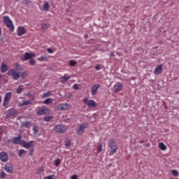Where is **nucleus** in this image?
<instances>
[{
  "mask_svg": "<svg viewBox=\"0 0 179 179\" xmlns=\"http://www.w3.org/2000/svg\"><path fill=\"white\" fill-rule=\"evenodd\" d=\"M8 159H9V157H8V153H6V152H0L1 162H3V163H6V162H8Z\"/></svg>",
  "mask_w": 179,
  "mask_h": 179,
  "instance_id": "obj_14",
  "label": "nucleus"
},
{
  "mask_svg": "<svg viewBox=\"0 0 179 179\" xmlns=\"http://www.w3.org/2000/svg\"><path fill=\"white\" fill-rule=\"evenodd\" d=\"M66 129V126L64 124H57L54 128V131L57 134H65Z\"/></svg>",
  "mask_w": 179,
  "mask_h": 179,
  "instance_id": "obj_5",
  "label": "nucleus"
},
{
  "mask_svg": "<svg viewBox=\"0 0 179 179\" xmlns=\"http://www.w3.org/2000/svg\"><path fill=\"white\" fill-rule=\"evenodd\" d=\"M60 79H61L62 82H63V83L68 82V80H69V79H71V76H68V74H65L64 76L61 77Z\"/></svg>",
  "mask_w": 179,
  "mask_h": 179,
  "instance_id": "obj_20",
  "label": "nucleus"
},
{
  "mask_svg": "<svg viewBox=\"0 0 179 179\" xmlns=\"http://www.w3.org/2000/svg\"><path fill=\"white\" fill-rule=\"evenodd\" d=\"M87 127H89V123L87 122H84V123H81L80 124L78 125L77 128H76V134L78 135H83V134H85V131L86 129V128H87Z\"/></svg>",
  "mask_w": 179,
  "mask_h": 179,
  "instance_id": "obj_3",
  "label": "nucleus"
},
{
  "mask_svg": "<svg viewBox=\"0 0 179 179\" xmlns=\"http://www.w3.org/2000/svg\"><path fill=\"white\" fill-rule=\"evenodd\" d=\"M71 179H78V175L74 174L71 176Z\"/></svg>",
  "mask_w": 179,
  "mask_h": 179,
  "instance_id": "obj_44",
  "label": "nucleus"
},
{
  "mask_svg": "<svg viewBox=\"0 0 179 179\" xmlns=\"http://www.w3.org/2000/svg\"><path fill=\"white\" fill-rule=\"evenodd\" d=\"M1 34H2V30L0 28V36H1Z\"/></svg>",
  "mask_w": 179,
  "mask_h": 179,
  "instance_id": "obj_50",
  "label": "nucleus"
},
{
  "mask_svg": "<svg viewBox=\"0 0 179 179\" xmlns=\"http://www.w3.org/2000/svg\"><path fill=\"white\" fill-rule=\"evenodd\" d=\"M71 104L64 103H60L58 105L57 108L59 110L61 111H68L71 108Z\"/></svg>",
  "mask_w": 179,
  "mask_h": 179,
  "instance_id": "obj_9",
  "label": "nucleus"
},
{
  "mask_svg": "<svg viewBox=\"0 0 179 179\" xmlns=\"http://www.w3.org/2000/svg\"><path fill=\"white\" fill-rule=\"evenodd\" d=\"M3 22L4 24H6V27L9 29L10 31H13L15 30V26L13 25V22H12V20H10L9 16H4L3 17Z\"/></svg>",
  "mask_w": 179,
  "mask_h": 179,
  "instance_id": "obj_2",
  "label": "nucleus"
},
{
  "mask_svg": "<svg viewBox=\"0 0 179 179\" xmlns=\"http://www.w3.org/2000/svg\"><path fill=\"white\" fill-rule=\"evenodd\" d=\"M7 75L8 76H12L13 79L15 80H19V79H20V73L17 72L16 69L9 70Z\"/></svg>",
  "mask_w": 179,
  "mask_h": 179,
  "instance_id": "obj_4",
  "label": "nucleus"
},
{
  "mask_svg": "<svg viewBox=\"0 0 179 179\" xmlns=\"http://www.w3.org/2000/svg\"><path fill=\"white\" fill-rule=\"evenodd\" d=\"M171 173L174 177H177L178 176V172L177 170H172Z\"/></svg>",
  "mask_w": 179,
  "mask_h": 179,
  "instance_id": "obj_38",
  "label": "nucleus"
},
{
  "mask_svg": "<svg viewBox=\"0 0 179 179\" xmlns=\"http://www.w3.org/2000/svg\"><path fill=\"white\" fill-rule=\"evenodd\" d=\"M21 125H22V128L30 129V128H31L32 124H31V122H30V121H24L21 123Z\"/></svg>",
  "mask_w": 179,
  "mask_h": 179,
  "instance_id": "obj_19",
  "label": "nucleus"
},
{
  "mask_svg": "<svg viewBox=\"0 0 179 179\" xmlns=\"http://www.w3.org/2000/svg\"><path fill=\"white\" fill-rule=\"evenodd\" d=\"M49 28H50V24L47 23L41 24V29L46 30V29H49Z\"/></svg>",
  "mask_w": 179,
  "mask_h": 179,
  "instance_id": "obj_28",
  "label": "nucleus"
},
{
  "mask_svg": "<svg viewBox=\"0 0 179 179\" xmlns=\"http://www.w3.org/2000/svg\"><path fill=\"white\" fill-rule=\"evenodd\" d=\"M29 152H30V156H33V153H34V148L31 149Z\"/></svg>",
  "mask_w": 179,
  "mask_h": 179,
  "instance_id": "obj_45",
  "label": "nucleus"
},
{
  "mask_svg": "<svg viewBox=\"0 0 179 179\" xmlns=\"http://www.w3.org/2000/svg\"><path fill=\"white\" fill-rule=\"evenodd\" d=\"M15 68H17V65H15Z\"/></svg>",
  "mask_w": 179,
  "mask_h": 179,
  "instance_id": "obj_51",
  "label": "nucleus"
},
{
  "mask_svg": "<svg viewBox=\"0 0 179 179\" xmlns=\"http://www.w3.org/2000/svg\"><path fill=\"white\" fill-rule=\"evenodd\" d=\"M100 89V85L96 84L93 85L91 88V94L92 96H94V94H97V90Z\"/></svg>",
  "mask_w": 179,
  "mask_h": 179,
  "instance_id": "obj_16",
  "label": "nucleus"
},
{
  "mask_svg": "<svg viewBox=\"0 0 179 179\" xmlns=\"http://www.w3.org/2000/svg\"><path fill=\"white\" fill-rule=\"evenodd\" d=\"M55 175L52 174L48 176H45L43 179H55Z\"/></svg>",
  "mask_w": 179,
  "mask_h": 179,
  "instance_id": "obj_35",
  "label": "nucleus"
},
{
  "mask_svg": "<svg viewBox=\"0 0 179 179\" xmlns=\"http://www.w3.org/2000/svg\"><path fill=\"white\" fill-rule=\"evenodd\" d=\"M77 62L75 60H70L69 61V64L71 65V66H75V65H76Z\"/></svg>",
  "mask_w": 179,
  "mask_h": 179,
  "instance_id": "obj_36",
  "label": "nucleus"
},
{
  "mask_svg": "<svg viewBox=\"0 0 179 179\" xmlns=\"http://www.w3.org/2000/svg\"><path fill=\"white\" fill-rule=\"evenodd\" d=\"M159 148L161 150H166L167 149V147L163 143H159Z\"/></svg>",
  "mask_w": 179,
  "mask_h": 179,
  "instance_id": "obj_25",
  "label": "nucleus"
},
{
  "mask_svg": "<svg viewBox=\"0 0 179 179\" xmlns=\"http://www.w3.org/2000/svg\"><path fill=\"white\" fill-rule=\"evenodd\" d=\"M110 57L112 58L113 57H114V53L113 52H110Z\"/></svg>",
  "mask_w": 179,
  "mask_h": 179,
  "instance_id": "obj_47",
  "label": "nucleus"
},
{
  "mask_svg": "<svg viewBox=\"0 0 179 179\" xmlns=\"http://www.w3.org/2000/svg\"><path fill=\"white\" fill-rule=\"evenodd\" d=\"M109 148L110 149L109 156H113V155L118 150V145H117L114 138L110 140Z\"/></svg>",
  "mask_w": 179,
  "mask_h": 179,
  "instance_id": "obj_1",
  "label": "nucleus"
},
{
  "mask_svg": "<svg viewBox=\"0 0 179 179\" xmlns=\"http://www.w3.org/2000/svg\"><path fill=\"white\" fill-rule=\"evenodd\" d=\"M65 146L66 149H69L71 148V141H69V140L65 141Z\"/></svg>",
  "mask_w": 179,
  "mask_h": 179,
  "instance_id": "obj_32",
  "label": "nucleus"
},
{
  "mask_svg": "<svg viewBox=\"0 0 179 179\" xmlns=\"http://www.w3.org/2000/svg\"><path fill=\"white\" fill-rule=\"evenodd\" d=\"M0 140H1V137H0Z\"/></svg>",
  "mask_w": 179,
  "mask_h": 179,
  "instance_id": "obj_54",
  "label": "nucleus"
},
{
  "mask_svg": "<svg viewBox=\"0 0 179 179\" xmlns=\"http://www.w3.org/2000/svg\"><path fill=\"white\" fill-rule=\"evenodd\" d=\"M48 59V56L47 55L41 56L37 59L38 61H40L41 62H43L44 61H47Z\"/></svg>",
  "mask_w": 179,
  "mask_h": 179,
  "instance_id": "obj_21",
  "label": "nucleus"
},
{
  "mask_svg": "<svg viewBox=\"0 0 179 179\" xmlns=\"http://www.w3.org/2000/svg\"><path fill=\"white\" fill-rule=\"evenodd\" d=\"M36 114L37 115H45L46 114H50V109L45 106H42L37 110Z\"/></svg>",
  "mask_w": 179,
  "mask_h": 179,
  "instance_id": "obj_8",
  "label": "nucleus"
},
{
  "mask_svg": "<svg viewBox=\"0 0 179 179\" xmlns=\"http://www.w3.org/2000/svg\"><path fill=\"white\" fill-rule=\"evenodd\" d=\"M4 170L8 174H13V165L8 162L4 166Z\"/></svg>",
  "mask_w": 179,
  "mask_h": 179,
  "instance_id": "obj_11",
  "label": "nucleus"
},
{
  "mask_svg": "<svg viewBox=\"0 0 179 179\" xmlns=\"http://www.w3.org/2000/svg\"><path fill=\"white\" fill-rule=\"evenodd\" d=\"M28 75L29 74L27 73V71H23L20 73V78H22V79H26Z\"/></svg>",
  "mask_w": 179,
  "mask_h": 179,
  "instance_id": "obj_23",
  "label": "nucleus"
},
{
  "mask_svg": "<svg viewBox=\"0 0 179 179\" xmlns=\"http://www.w3.org/2000/svg\"><path fill=\"white\" fill-rule=\"evenodd\" d=\"M2 101V97L0 96V103Z\"/></svg>",
  "mask_w": 179,
  "mask_h": 179,
  "instance_id": "obj_49",
  "label": "nucleus"
},
{
  "mask_svg": "<svg viewBox=\"0 0 179 179\" xmlns=\"http://www.w3.org/2000/svg\"><path fill=\"white\" fill-rule=\"evenodd\" d=\"M8 71V66L5 64V63H2L1 67V71L2 73H5Z\"/></svg>",
  "mask_w": 179,
  "mask_h": 179,
  "instance_id": "obj_22",
  "label": "nucleus"
},
{
  "mask_svg": "<svg viewBox=\"0 0 179 179\" xmlns=\"http://www.w3.org/2000/svg\"><path fill=\"white\" fill-rule=\"evenodd\" d=\"M24 153H26V150H20L18 151V156H19V157H22V156H23V155H24Z\"/></svg>",
  "mask_w": 179,
  "mask_h": 179,
  "instance_id": "obj_30",
  "label": "nucleus"
},
{
  "mask_svg": "<svg viewBox=\"0 0 179 179\" xmlns=\"http://www.w3.org/2000/svg\"><path fill=\"white\" fill-rule=\"evenodd\" d=\"M47 51H48V52H49V54H52V52H54V51H52V49L50 48H48L47 49Z\"/></svg>",
  "mask_w": 179,
  "mask_h": 179,
  "instance_id": "obj_43",
  "label": "nucleus"
},
{
  "mask_svg": "<svg viewBox=\"0 0 179 179\" xmlns=\"http://www.w3.org/2000/svg\"><path fill=\"white\" fill-rule=\"evenodd\" d=\"M34 145V141L27 142L24 140L22 141L21 146H23L25 149H30V148H33Z\"/></svg>",
  "mask_w": 179,
  "mask_h": 179,
  "instance_id": "obj_12",
  "label": "nucleus"
},
{
  "mask_svg": "<svg viewBox=\"0 0 179 179\" xmlns=\"http://www.w3.org/2000/svg\"><path fill=\"white\" fill-rule=\"evenodd\" d=\"M29 64H30V65H31L33 66V65L36 64V60L31 59V60H29Z\"/></svg>",
  "mask_w": 179,
  "mask_h": 179,
  "instance_id": "obj_41",
  "label": "nucleus"
},
{
  "mask_svg": "<svg viewBox=\"0 0 179 179\" xmlns=\"http://www.w3.org/2000/svg\"><path fill=\"white\" fill-rule=\"evenodd\" d=\"M11 99H12V92L6 93L3 101V106L8 107V104H9V101Z\"/></svg>",
  "mask_w": 179,
  "mask_h": 179,
  "instance_id": "obj_7",
  "label": "nucleus"
},
{
  "mask_svg": "<svg viewBox=\"0 0 179 179\" xmlns=\"http://www.w3.org/2000/svg\"><path fill=\"white\" fill-rule=\"evenodd\" d=\"M95 69L96 70V71H99V69H100V65H96V66H95Z\"/></svg>",
  "mask_w": 179,
  "mask_h": 179,
  "instance_id": "obj_46",
  "label": "nucleus"
},
{
  "mask_svg": "<svg viewBox=\"0 0 179 179\" xmlns=\"http://www.w3.org/2000/svg\"><path fill=\"white\" fill-rule=\"evenodd\" d=\"M53 100L51 98H48L43 101V104H51L52 103Z\"/></svg>",
  "mask_w": 179,
  "mask_h": 179,
  "instance_id": "obj_26",
  "label": "nucleus"
},
{
  "mask_svg": "<svg viewBox=\"0 0 179 179\" xmlns=\"http://www.w3.org/2000/svg\"><path fill=\"white\" fill-rule=\"evenodd\" d=\"M15 1H19V0H15Z\"/></svg>",
  "mask_w": 179,
  "mask_h": 179,
  "instance_id": "obj_53",
  "label": "nucleus"
},
{
  "mask_svg": "<svg viewBox=\"0 0 179 179\" xmlns=\"http://www.w3.org/2000/svg\"><path fill=\"white\" fill-rule=\"evenodd\" d=\"M17 36H23L26 34V29L23 27H19L17 29Z\"/></svg>",
  "mask_w": 179,
  "mask_h": 179,
  "instance_id": "obj_18",
  "label": "nucleus"
},
{
  "mask_svg": "<svg viewBox=\"0 0 179 179\" xmlns=\"http://www.w3.org/2000/svg\"><path fill=\"white\" fill-rule=\"evenodd\" d=\"M73 88L75 90H78V89H79V85H78V84H74L73 85Z\"/></svg>",
  "mask_w": 179,
  "mask_h": 179,
  "instance_id": "obj_42",
  "label": "nucleus"
},
{
  "mask_svg": "<svg viewBox=\"0 0 179 179\" xmlns=\"http://www.w3.org/2000/svg\"><path fill=\"white\" fill-rule=\"evenodd\" d=\"M23 92V85H20L18 88L17 89V94H20Z\"/></svg>",
  "mask_w": 179,
  "mask_h": 179,
  "instance_id": "obj_29",
  "label": "nucleus"
},
{
  "mask_svg": "<svg viewBox=\"0 0 179 179\" xmlns=\"http://www.w3.org/2000/svg\"><path fill=\"white\" fill-rule=\"evenodd\" d=\"M84 104H86L87 106H88V107H90V108H94L96 107H97V103H96V101L92 100V99H89L87 98H85L83 100Z\"/></svg>",
  "mask_w": 179,
  "mask_h": 179,
  "instance_id": "obj_6",
  "label": "nucleus"
},
{
  "mask_svg": "<svg viewBox=\"0 0 179 179\" xmlns=\"http://www.w3.org/2000/svg\"><path fill=\"white\" fill-rule=\"evenodd\" d=\"M102 150H103V145L101 144H99L98 148H97L98 153H101Z\"/></svg>",
  "mask_w": 179,
  "mask_h": 179,
  "instance_id": "obj_34",
  "label": "nucleus"
},
{
  "mask_svg": "<svg viewBox=\"0 0 179 179\" xmlns=\"http://www.w3.org/2000/svg\"><path fill=\"white\" fill-rule=\"evenodd\" d=\"M50 120H52V116H45L44 117V121H46L47 122H50Z\"/></svg>",
  "mask_w": 179,
  "mask_h": 179,
  "instance_id": "obj_37",
  "label": "nucleus"
},
{
  "mask_svg": "<svg viewBox=\"0 0 179 179\" xmlns=\"http://www.w3.org/2000/svg\"><path fill=\"white\" fill-rule=\"evenodd\" d=\"M24 140H22V136L18 135L17 137H15L13 141H12V143L13 145H21L22 146V143H23Z\"/></svg>",
  "mask_w": 179,
  "mask_h": 179,
  "instance_id": "obj_13",
  "label": "nucleus"
},
{
  "mask_svg": "<svg viewBox=\"0 0 179 179\" xmlns=\"http://www.w3.org/2000/svg\"><path fill=\"white\" fill-rule=\"evenodd\" d=\"M29 104H31V101H24L22 103L23 106H29Z\"/></svg>",
  "mask_w": 179,
  "mask_h": 179,
  "instance_id": "obj_39",
  "label": "nucleus"
},
{
  "mask_svg": "<svg viewBox=\"0 0 179 179\" xmlns=\"http://www.w3.org/2000/svg\"><path fill=\"white\" fill-rule=\"evenodd\" d=\"M85 37H87V36H85Z\"/></svg>",
  "mask_w": 179,
  "mask_h": 179,
  "instance_id": "obj_52",
  "label": "nucleus"
},
{
  "mask_svg": "<svg viewBox=\"0 0 179 179\" xmlns=\"http://www.w3.org/2000/svg\"><path fill=\"white\" fill-rule=\"evenodd\" d=\"M55 166L56 167H59V166H61V159H59V158L56 159L55 160Z\"/></svg>",
  "mask_w": 179,
  "mask_h": 179,
  "instance_id": "obj_27",
  "label": "nucleus"
},
{
  "mask_svg": "<svg viewBox=\"0 0 179 179\" xmlns=\"http://www.w3.org/2000/svg\"><path fill=\"white\" fill-rule=\"evenodd\" d=\"M34 57H36V54L27 52L21 57V61H29V59H31V58H34Z\"/></svg>",
  "mask_w": 179,
  "mask_h": 179,
  "instance_id": "obj_10",
  "label": "nucleus"
},
{
  "mask_svg": "<svg viewBox=\"0 0 179 179\" xmlns=\"http://www.w3.org/2000/svg\"><path fill=\"white\" fill-rule=\"evenodd\" d=\"M43 10L48 12V10H50V4H48V2H45L43 3Z\"/></svg>",
  "mask_w": 179,
  "mask_h": 179,
  "instance_id": "obj_24",
  "label": "nucleus"
},
{
  "mask_svg": "<svg viewBox=\"0 0 179 179\" xmlns=\"http://www.w3.org/2000/svg\"><path fill=\"white\" fill-rule=\"evenodd\" d=\"M29 3V0H25V1H24V3L27 4V3Z\"/></svg>",
  "mask_w": 179,
  "mask_h": 179,
  "instance_id": "obj_48",
  "label": "nucleus"
},
{
  "mask_svg": "<svg viewBox=\"0 0 179 179\" xmlns=\"http://www.w3.org/2000/svg\"><path fill=\"white\" fill-rule=\"evenodd\" d=\"M33 131H34V135H37V134H38V127L34 126L33 127Z\"/></svg>",
  "mask_w": 179,
  "mask_h": 179,
  "instance_id": "obj_31",
  "label": "nucleus"
},
{
  "mask_svg": "<svg viewBox=\"0 0 179 179\" xmlns=\"http://www.w3.org/2000/svg\"><path fill=\"white\" fill-rule=\"evenodd\" d=\"M50 96H51V91H48L46 93L43 94V98L50 97Z\"/></svg>",
  "mask_w": 179,
  "mask_h": 179,
  "instance_id": "obj_33",
  "label": "nucleus"
},
{
  "mask_svg": "<svg viewBox=\"0 0 179 179\" xmlns=\"http://www.w3.org/2000/svg\"><path fill=\"white\" fill-rule=\"evenodd\" d=\"M163 72V65L160 64L157 67L155 68L154 71V74L155 75H162Z\"/></svg>",
  "mask_w": 179,
  "mask_h": 179,
  "instance_id": "obj_17",
  "label": "nucleus"
},
{
  "mask_svg": "<svg viewBox=\"0 0 179 179\" xmlns=\"http://www.w3.org/2000/svg\"><path fill=\"white\" fill-rule=\"evenodd\" d=\"M5 177H6V173L4 171H2L0 173V178H5Z\"/></svg>",
  "mask_w": 179,
  "mask_h": 179,
  "instance_id": "obj_40",
  "label": "nucleus"
},
{
  "mask_svg": "<svg viewBox=\"0 0 179 179\" xmlns=\"http://www.w3.org/2000/svg\"><path fill=\"white\" fill-rule=\"evenodd\" d=\"M124 87V85L121 84V83H116L113 86V92L114 93H117V92H121V89Z\"/></svg>",
  "mask_w": 179,
  "mask_h": 179,
  "instance_id": "obj_15",
  "label": "nucleus"
}]
</instances>
